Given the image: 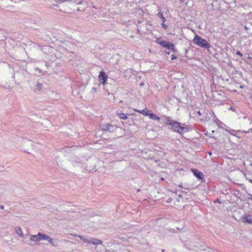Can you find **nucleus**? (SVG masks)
I'll return each mask as SVG.
<instances>
[{"label":"nucleus","instance_id":"7c9ffc66","mask_svg":"<svg viewBox=\"0 0 252 252\" xmlns=\"http://www.w3.org/2000/svg\"><path fill=\"white\" fill-rule=\"evenodd\" d=\"M180 1L182 2H184L185 1V0H180Z\"/></svg>","mask_w":252,"mask_h":252},{"label":"nucleus","instance_id":"9b49d317","mask_svg":"<svg viewBox=\"0 0 252 252\" xmlns=\"http://www.w3.org/2000/svg\"><path fill=\"white\" fill-rule=\"evenodd\" d=\"M148 116L152 120H157L158 121L160 119L159 117L155 115V114L153 113L151 110Z\"/></svg>","mask_w":252,"mask_h":252},{"label":"nucleus","instance_id":"4be33fe9","mask_svg":"<svg viewBox=\"0 0 252 252\" xmlns=\"http://www.w3.org/2000/svg\"><path fill=\"white\" fill-rule=\"evenodd\" d=\"M144 110H135V111H137V112H139V113H141V114H143V113L144 112Z\"/></svg>","mask_w":252,"mask_h":252},{"label":"nucleus","instance_id":"4468645a","mask_svg":"<svg viewBox=\"0 0 252 252\" xmlns=\"http://www.w3.org/2000/svg\"><path fill=\"white\" fill-rule=\"evenodd\" d=\"M117 115L121 119L126 120L127 119V116L124 113H118Z\"/></svg>","mask_w":252,"mask_h":252},{"label":"nucleus","instance_id":"473e14b6","mask_svg":"<svg viewBox=\"0 0 252 252\" xmlns=\"http://www.w3.org/2000/svg\"><path fill=\"white\" fill-rule=\"evenodd\" d=\"M245 29H247V27H246V26H245Z\"/></svg>","mask_w":252,"mask_h":252},{"label":"nucleus","instance_id":"f8f14e48","mask_svg":"<svg viewBox=\"0 0 252 252\" xmlns=\"http://www.w3.org/2000/svg\"><path fill=\"white\" fill-rule=\"evenodd\" d=\"M107 126H108V128H107V131L111 132H113L117 128L116 126L111 125L110 124H108Z\"/></svg>","mask_w":252,"mask_h":252},{"label":"nucleus","instance_id":"c85d7f7f","mask_svg":"<svg viewBox=\"0 0 252 252\" xmlns=\"http://www.w3.org/2000/svg\"><path fill=\"white\" fill-rule=\"evenodd\" d=\"M249 198L252 200V195H251V197H249Z\"/></svg>","mask_w":252,"mask_h":252},{"label":"nucleus","instance_id":"412c9836","mask_svg":"<svg viewBox=\"0 0 252 252\" xmlns=\"http://www.w3.org/2000/svg\"><path fill=\"white\" fill-rule=\"evenodd\" d=\"M161 26L164 29H166L168 27V26L165 25L164 22L163 23V22H162L161 23Z\"/></svg>","mask_w":252,"mask_h":252},{"label":"nucleus","instance_id":"cd10ccee","mask_svg":"<svg viewBox=\"0 0 252 252\" xmlns=\"http://www.w3.org/2000/svg\"><path fill=\"white\" fill-rule=\"evenodd\" d=\"M179 187H181V188H183V187L182 186V185H179ZM184 189H187V188H184Z\"/></svg>","mask_w":252,"mask_h":252},{"label":"nucleus","instance_id":"c756f323","mask_svg":"<svg viewBox=\"0 0 252 252\" xmlns=\"http://www.w3.org/2000/svg\"><path fill=\"white\" fill-rule=\"evenodd\" d=\"M249 181H250V183H251L252 184V179L249 180Z\"/></svg>","mask_w":252,"mask_h":252},{"label":"nucleus","instance_id":"1a4fd4ad","mask_svg":"<svg viewBox=\"0 0 252 252\" xmlns=\"http://www.w3.org/2000/svg\"><path fill=\"white\" fill-rule=\"evenodd\" d=\"M193 173L195 176L197 178L199 179H202L203 178L204 175L202 172L198 171L197 170H194Z\"/></svg>","mask_w":252,"mask_h":252},{"label":"nucleus","instance_id":"5701e85b","mask_svg":"<svg viewBox=\"0 0 252 252\" xmlns=\"http://www.w3.org/2000/svg\"><path fill=\"white\" fill-rule=\"evenodd\" d=\"M236 53L237 55H238L241 57L243 56V54L240 51H237Z\"/></svg>","mask_w":252,"mask_h":252},{"label":"nucleus","instance_id":"2eb2a0df","mask_svg":"<svg viewBox=\"0 0 252 252\" xmlns=\"http://www.w3.org/2000/svg\"><path fill=\"white\" fill-rule=\"evenodd\" d=\"M157 15L161 19L162 22H163V23L165 22V18L163 16V13L162 12H158Z\"/></svg>","mask_w":252,"mask_h":252},{"label":"nucleus","instance_id":"b1692460","mask_svg":"<svg viewBox=\"0 0 252 252\" xmlns=\"http://www.w3.org/2000/svg\"><path fill=\"white\" fill-rule=\"evenodd\" d=\"M0 208L2 210L4 209V206L3 205H0Z\"/></svg>","mask_w":252,"mask_h":252},{"label":"nucleus","instance_id":"7ed1b4c3","mask_svg":"<svg viewBox=\"0 0 252 252\" xmlns=\"http://www.w3.org/2000/svg\"><path fill=\"white\" fill-rule=\"evenodd\" d=\"M98 77L100 81H101L102 83L104 84L108 78V76L104 71H102L100 72Z\"/></svg>","mask_w":252,"mask_h":252},{"label":"nucleus","instance_id":"393cba45","mask_svg":"<svg viewBox=\"0 0 252 252\" xmlns=\"http://www.w3.org/2000/svg\"><path fill=\"white\" fill-rule=\"evenodd\" d=\"M176 58L174 55H172L171 60H174Z\"/></svg>","mask_w":252,"mask_h":252},{"label":"nucleus","instance_id":"39448f33","mask_svg":"<svg viewBox=\"0 0 252 252\" xmlns=\"http://www.w3.org/2000/svg\"><path fill=\"white\" fill-rule=\"evenodd\" d=\"M242 220L244 222H247L248 223H252V216L249 215H243L242 217Z\"/></svg>","mask_w":252,"mask_h":252},{"label":"nucleus","instance_id":"dca6fc26","mask_svg":"<svg viewBox=\"0 0 252 252\" xmlns=\"http://www.w3.org/2000/svg\"><path fill=\"white\" fill-rule=\"evenodd\" d=\"M42 88V85L41 83H39V82H38L35 86V90L39 91L41 90Z\"/></svg>","mask_w":252,"mask_h":252},{"label":"nucleus","instance_id":"a878e982","mask_svg":"<svg viewBox=\"0 0 252 252\" xmlns=\"http://www.w3.org/2000/svg\"><path fill=\"white\" fill-rule=\"evenodd\" d=\"M77 4H83V1H79V2H77Z\"/></svg>","mask_w":252,"mask_h":252},{"label":"nucleus","instance_id":"9d476101","mask_svg":"<svg viewBox=\"0 0 252 252\" xmlns=\"http://www.w3.org/2000/svg\"><path fill=\"white\" fill-rule=\"evenodd\" d=\"M73 236H75V237H77L78 238H79L80 239H81L84 243H89V238L90 237H88V238H86V237H85L84 236H81V235H77V234H73L72 235Z\"/></svg>","mask_w":252,"mask_h":252},{"label":"nucleus","instance_id":"20e7f679","mask_svg":"<svg viewBox=\"0 0 252 252\" xmlns=\"http://www.w3.org/2000/svg\"><path fill=\"white\" fill-rule=\"evenodd\" d=\"M30 240L34 242H38L41 240V233L39 232L36 235H31Z\"/></svg>","mask_w":252,"mask_h":252},{"label":"nucleus","instance_id":"f3484780","mask_svg":"<svg viewBox=\"0 0 252 252\" xmlns=\"http://www.w3.org/2000/svg\"><path fill=\"white\" fill-rule=\"evenodd\" d=\"M167 46H165V47H166L167 49L168 50H173L174 49V45L172 44V43H169V42H168V44H167Z\"/></svg>","mask_w":252,"mask_h":252},{"label":"nucleus","instance_id":"6e6552de","mask_svg":"<svg viewBox=\"0 0 252 252\" xmlns=\"http://www.w3.org/2000/svg\"><path fill=\"white\" fill-rule=\"evenodd\" d=\"M156 42L164 47L167 46L166 44H168V41L161 40L160 38H157Z\"/></svg>","mask_w":252,"mask_h":252},{"label":"nucleus","instance_id":"ddd939ff","mask_svg":"<svg viewBox=\"0 0 252 252\" xmlns=\"http://www.w3.org/2000/svg\"><path fill=\"white\" fill-rule=\"evenodd\" d=\"M47 241L54 247H57L58 246V243L56 240L54 241L53 239L50 238Z\"/></svg>","mask_w":252,"mask_h":252},{"label":"nucleus","instance_id":"f257e3e1","mask_svg":"<svg viewBox=\"0 0 252 252\" xmlns=\"http://www.w3.org/2000/svg\"><path fill=\"white\" fill-rule=\"evenodd\" d=\"M193 42L198 46L209 49L211 46L207 41L197 35H196L193 40Z\"/></svg>","mask_w":252,"mask_h":252},{"label":"nucleus","instance_id":"aec40b11","mask_svg":"<svg viewBox=\"0 0 252 252\" xmlns=\"http://www.w3.org/2000/svg\"><path fill=\"white\" fill-rule=\"evenodd\" d=\"M150 112H151V110H145L142 114L144 115L148 116Z\"/></svg>","mask_w":252,"mask_h":252},{"label":"nucleus","instance_id":"2f4dec72","mask_svg":"<svg viewBox=\"0 0 252 252\" xmlns=\"http://www.w3.org/2000/svg\"><path fill=\"white\" fill-rule=\"evenodd\" d=\"M161 180H164V178H161Z\"/></svg>","mask_w":252,"mask_h":252},{"label":"nucleus","instance_id":"f03ea898","mask_svg":"<svg viewBox=\"0 0 252 252\" xmlns=\"http://www.w3.org/2000/svg\"><path fill=\"white\" fill-rule=\"evenodd\" d=\"M171 126V129L174 131L182 133L185 132V127L181 126L180 124L176 121H172L168 123Z\"/></svg>","mask_w":252,"mask_h":252},{"label":"nucleus","instance_id":"423d86ee","mask_svg":"<svg viewBox=\"0 0 252 252\" xmlns=\"http://www.w3.org/2000/svg\"><path fill=\"white\" fill-rule=\"evenodd\" d=\"M89 243L92 244L93 245H100L102 244V241L101 240L93 238H89Z\"/></svg>","mask_w":252,"mask_h":252},{"label":"nucleus","instance_id":"a211bd4d","mask_svg":"<svg viewBox=\"0 0 252 252\" xmlns=\"http://www.w3.org/2000/svg\"><path fill=\"white\" fill-rule=\"evenodd\" d=\"M108 124H106L105 125H101L100 127H101V129L103 131H107V128H108V126H107Z\"/></svg>","mask_w":252,"mask_h":252},{"label":"nucleus","instance_id":"6ab92c4d","mask_svg":"<svg viewBox=\"0 0 252 252\" xmlns=\"http://www.w3.org/2000/svg\"><path fill=\"white\" fill-rule=\"evenodd\" d=\"M49 238L50 237L48 236L41 233V240H45L48 241Z\"/></svg>","mask_w":252,"mask_h":252},{"label":"nucleus","instance_id":"0eeeda50","mask_svg":"<svg viewBox=\"0 0 252 252\" xmlns=\"http://www.w3.org/2000/svg\"><path fill=\"white\" fill-rule=\"evenodd\" d=\"M14 230H15V233L19 236H20L21 238H23L24 235H23V231L22 230V229H21V227H20V226H16V227H15Z\"/></svg>","mask_w":252,"mask_h":252},{"label":"nucleus","instance_id":"bb28decb","mask_svg":"<svg viewBox=\"0 0 252 252\" xmlns=\"http://www.w3.org/2000/svg\"><path fill=\"white\" fill-rule=\"evenodd\" d=\"M85 9V7H83V8H82V9H77V10H78V11H80V10H83V9Z\"/></svg>","mask_w":252,"mask_h":252}]
</instances>
